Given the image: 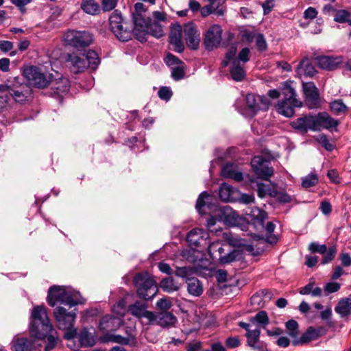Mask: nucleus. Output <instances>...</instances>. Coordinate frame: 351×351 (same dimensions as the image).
Returning a JSON list of instances; mask_svg holds the SVG:
<instances>
[{
    "mask_svg": "<svg viewBox=\"0 0 351 351\" xmlns=\"http://www.w3.org/2000/svg\"><path fill=\"white\" fill-rule=\"evenodd\" d=\"M245 101L247 114L250 117L254 116L258 110L267 109L269 105L267 98L253 94H247Z\"/></svg>",
    "mask_w": 351,
    "mask_h": 351,
    "instance_id": "2eb2a0df",
    "label": "nucleus"
},
{
    "mask_svg": "<svg viewBox=\"0 0 351 351\" xmlns=\"http://www.w3.org/2000/svg\"><path fill=\"white\" fill-rule=\"evenodd\" d=\"M156 306L160 311H169L172 306V303L169 298H162L156 302Z\"/></svg>",
    "mask_w": 351,
    "mask_h": 351,
    "instance_id": "6e6d98bb",
    "label": "nucleus"
},
{
    "mask_svg": "<svg viewBox=\"0 0 351 351\" xmlns=\"http://www.w3.org/2000/svg\"><path fill=\"white\" fill-rule=\"evenodd\" d=\"M282 95L284 96L285 99L288 101L298 100L295 98L296 93L293 87H291V84L288 82H285L282 86Z\"/></svg>",
    "mask_w": 351,
    "mask_h": 351,
    "instance_id": "8fccbe9b",
    "label": "nucleus"
},
{
    "mask_svg": "<svg viewBox=\"0 0 351 351\" xmlns=\"http://www.w3.org/2000/svg\"><path fill=\"white\" fill-rule=\"evenodd\" d=\"M291 125L302 132H307L309 130L316 131L315 117L311 114L303 116L293 121Z\"/></svg>",
    "mask_w": 351,
    "mask_h": 351,
    "instance_id": "b1692460",
    "label": "nucleus"
},
{
    "mask_svg": "<svg viewBox=\"0 0 351 351\" xmlns=\"http://www.w3.org/2000/svg\"><path fill=\"white\" fill-rule=\"evenodd\" d=\"M320 336L319 330L310 326L307 330L300 336V337L295 338L291 343L294 346L307 344L313 340L317 339Z\"/></svg>",
    "mask_w": 351,
    "mask_h": 351,
    "instance_id": "c85d7f7f",
    "label": "nucleus"
},
{
    "mask_svg": "<svg viewBox=\"0 0 351 351\" xmlns=\"http://www.w3.org/2000/svg\"><path fill=\"white\" fill-rule=\"evenodd\" d=\"M184 75V71L180 66L173 68L171 71V76L176 80L182 79Z\"/></svg>",
    "mask_w": 351,
    "mask_h": 351,
    "instance_id": "69168bd1",
    "label": "nucleus"
},
{
    "mask_svg": "<svg viewBox=\"0 0 351 351\" xmlns=\"http://www.w3.org/2000/svg\"><path fill=\"white\" fill-rule=\"evenodd\" d=\"M66 45L73 48L88 47L93 41V35L87 31L68 30L63 36Z\"/></svg>",
    "mask_w": 351,
    "mask_h": 351,
    "instance_id": "1a4fd4ad",
    "label": "nucleus"
},
{
    "mask_svg": "<svg viewBox=\"0 0 351 351\" xmlns=\"http://www.w3.org/2000/svg\"><path fill=\"white\" fill-rule=\"evenodd\" d=\"M232 188L228 184L223 183L219 191V198L223 202H229L232 199Z\"/></svg>",
    "mask_w": 351,
    "mask_h": 351,
    "instance_id": "a18cd8bd",
    "label": "nucleus"
},
{
    "mask_svg": "<svg viewBox=\"0 0 351 351\" xmlns=\"http://www.w3.org/2000/svg\"><path fill=\"white\" fill-rule=\"evenodd\" d=\"M186 284L189 294L193 296H199L203 293V286L197 278L193 277L188 278Z\"/></svg>",
    "mask_w": 351,
    "mask_h": 351,
    "instance_id": "c9c22d12",
    "label": "nucleus"
},
{
    "mask_svg": "<svg viewBox=\"0 0 351 351\" xmlns=\"http://www.w3.org/2000/svg\"><path fill=\"white\" fill-rule=\"evenodd\" d=\"M222 175L224 177L233 178L236 181H241L243 180V174L241 172H237L233 170L231 165H226L223 168Z\"/></svg>",
    "mask_w": 351,
    "mask_h": 351,
    "instance_id": "49530a36",
    "label": "nucleus"
},
{
    "mask_svg": "<svg viewBox=\"0 0 351 351\" xmlns=\"http://www.w3.org/2000/svg\"><path fill=\"white\" fill-rule=\"evenodd\" d=\"M316 131L322 128L330 129L337 126L338 121L332 119L328 113L319 112L315 115Z\"/></svg>",
    "mask_w": 351,
    "mask_h": 351,
    "instance_id": "cd10ccee",
    "label": "nucleus"
},
{
    "mask_svg": "<svg viewBox=\"0 0 351 351\" xmlns=\"http://www.w3.org/2000/svg\"><path fill=\"white\" fill-rule=\"evenodd\" d=\"M230 75L232 79L235 81H241L245 76V71L243 66L241 63L235 59L232 62V65L230 69Z\"/></svg>",
    "mask_w": 351,
    "mask_h": 351,
    "instance_id": "4c0bfd02",
    "label": "nucleus"
},
{
    "mask_svg": "<svg viewBox=\"0 0 351 351\" xmlns=\"http://www.w3.org/2000/svg\"><path fill=\"white\" fill-rule=\"evenodd\" d=\"M318 181L317 177L315 174L308 175L302 180V185L304 188H309L315 186Z\"/></svg>",
    "mask_w": 351,
    "mask_h": 351,
    "instance_id": "13d9d810",
    "label": "nucleus"
},
{
    "mask_svg": "<svg viewBox=\"0 0 351 351\" xmlns=\"http://www.w3.org/2000/svg\"><path fill=\"white\" fill-rule=\"evenodd\" d=\"M318 141L325 147L326 149L331 151L334 148V145L330 143L325 135L321 134L319 136Z\"/></svg>",
    "mask_w": 351,
    "mask_h": 351,
    "instance_id": "0e129e2a",
    "label": "nucleus"
},
{
    "mask_svg": "<svg viewBox=\"0 0 351 351\" xmlns=\"http://www.w3.org/2000/svg\"><path fill=\"white\" fill-rule=\"evenodd\" d=\"M252 322H256L263 325V327L269 324V319L267 313L264 311H259L254 317L250 319Z\"/></svg>",
    "mask_w": 351,
    "mask_h": 351,
    "instance_id": "603ef678",
    "label": "nucleus"
},
{
    "mask_svg": "<svg viewBox=\"0 0 351 351\" xmlns=\"http://www.w3.org/2000/svg\"><path fill=\"white\" fill-rule=\"evenodd\" d=\"M177 322L176 317L169 311L154 312L148 325H158L162 328H170Z\"/></svg>",
    "mask_w": 351,
    "mask_h": 351,
    "instance_id": "dca6fc26",
    "label": "nucleus"
},
{
    "mask_svg": "<svg viewBox=\"0 0 351 351\" xmlns=\"http://www.w3.org/2000/svg\"><path fill=\"white\" fill-rule=\"evenodd\" d=\"M256 46L258 51H264L267 49V45L266 40L261 34H257L255 35Z\"/></svg>",
    "mask_w": 351,
    "mask_h": 351,
    "instance_id": "4d7b16f0",
    "label": "nucleus"
},
{
    "mask_svg": "<svg viewBox=\"0 0 351 351\" xmlns=\"http://www.w3.org/2000/svg\"><path fill=\"white\" fill-rule=\"evenodd\" d=\"M308 249L312 253H318L322 255L323 260L321 263H327L332 261L337 254V250L335 247L328 248L326 245H322L317 242L311 243Z\"/></svg>",
    "mask_w": 351,
    "mask_h": 351,
    "instance_id": "412c9836",
    "label": "nucleus"
},
{
    "mask_svg": "<svg viewBox=\"0 0 351 351\" xmlns=\"http://www.w3.org/2000/svg\"><path fill=\"white\" fill-rule=\"evenodd\" d=\"M302 106V103L300 100H293V101L284 99L279 102L276 108L278 113L285 117H291L294 114V108L301 107Z\"/></svg>",
    "mask_w": 351,
    "mask_h": 351,
    "instance_id": "bb28decb",
    "label": "nucleus"
},
{
    "mask_svg": "<svg viewBox=\"0 0 351 351\" xmlns=\"http://www.w3.org/2000/svg\"><path fill=\"white\" fill-rule=\"evenodd\" d=\"M335 310L342 317L348 316L351 311V303L350 302V299L346 298L341 300L338 302Z\"/></svg>",
    "mask_w": 351,
    "mask_h": 351,
    "instance_id": "a19ab883",
    "label": "nucleus"
},
{
    "mask_svg": "<svg viewBox=\"0 0 351 351\" xmlns=\"http://www.w3.org/2000/svg\"><path fill=\"white\" fill-rule=\"evenodd\" d=\"M199 275L204 277L215 276L218 282L221 283L226 281L227 272L222 269H215V268H208L204 265L199 269Z\"/></svg>",
    "mask_w": 351,
    "mask_h": 351,
    "instance_id": "c756f323",
    "label": "nucleus"
},
{
    "mask_svg": "<svg viewBox=\"0 0 351 351\" xmlns=\"http://www.w3.org/2000/svg\"><path fill=\"white\" fill-rule=\"evenodd\" d=\"M53 316L59 329H67L74 326L77 313L75 310L67 311L65 308L58 306L55 308Z\"/></svg>",
    "mask_w": 351,
    "mask_h": 351,
    "instance_id": "9b49d317",
    "label": "nucleus"
},
{
    "mask_svg": "<svg viewBox=\"0 0 351 351\" xmlns=\"http://www.w3.org/2000/svg\"><path fill=\"white\" fill-rule=\"evenodd\" d=\"M208 254L213 261H219L220 263H230L234 261H241L243 252L239 250H234L228 252L219 242H213L208 246Z\"/></svg>",
    "mask_w": 351,
    "mask_h": 351,
    "instance_id": "423d86ee",
    "label": "nucleus"
},
{
    "mask_svg": "<svg viewBox=\"0 0 351 351\" xmlns=\"http://www.w3.org/2000/svg\"><path fill=\"white\" fill-rule=\"evenodd\" d=\"M183 29L180 25H173L169 33V43L172 45L173 50L178 53L184 51V45L182 40Z\"/></svg>",
    "mask_w": 351,
    "mask_h": 351,
    "instance_id": "393cba45",
    "label": "nucleus"
},
{
    "mask_svg": "<svg viewBox=\"0 0 351 351\" xmlns=\"http://www.w3.org/2000/svg\"><path fill=\"white\" fill-rule=\"evenodd\" d=\"M69 87V81L66 78H60L51 82V89L58 95L67 93Z\"/></svg>",
    "mask_w": 351,
    "mask_h": 351,
    "instance_id": "f704fd0d",
    "label": "nucleus"
},
{
    "mask_svg": "<svg viewBox=\"0 0 351 351\" xmlns=\"http://www.w3.org/2000/svg\"><path fill=\"white\" fill-rule=\"evenodd\" d=\"M285 327L287 332L290 337L293 338V339L298 337L300 330L298 323L295 320L290 319L287 321L285 323Z\"/></svg>",
    "mask_w": 351,
    "mask_h": 351,
    "instance_id": "37998d69",
    "label": "nucleus"
},
{
    "mask_svg": "<svg viewBox=\"0 0 351 351\" xmlns=\"http://www.w3.org/2000/svg\"><path fill=\"white\" fill-rule=\"evenodd\" d=\"M350 12L346 10H339L335 12L334 20L338 23L350 22Z\"/></svg>",
    "mask_w": 351,
    "mask_h": 351,
    "instance_id": "864d4df0",
    "label": "nucleus"
},
{
    "mask_svg": "<svg viewBox=\"0 0 351 351\" xmlns=\"http://www.w3.org/2000/svg\"><path fill=\"white\" fill-rule=\"evenodd\" d=\"M109 340L121 345H129L135 342V337L132 335L124 337L119 335H113L109 337Z\"/></svg>",
    "mask_w": 351,
    "mask_h": 351,
    "instance_id": "de8ad7c7",
    "label": "nucleus"
},
{
    "mask_svg": "<svg viewBox=\"0 0 351 351\" xmlns=\"http://www.w3.org/2000/svg\"><path fill=\"white\" fill-rule=\"evenodd\" d=\"M79 341L83 347H91L95 344V337L87 329H82L79 334Z\"/></svg>",
    "mask_w": 351,
    "mask_h": 351,
    "instance_id": "58836bf2",
    "label": "nucleus"
},
{
    "mask_svg": "<svg viewBox=\"0 0 351 351\" xmlns=\"http://www.w3.org/2000/svg\"><path fill=\"white\" fill-rule=\"evenodd\" d=\"M250 51L247 47L242 49L238 56V61L240 60L243 63L247 62L249 60Z\"/></svg>",
    "mask_w": 351,
    "mask_h": 351,
    "instance_id": "774afa93",
    "label": "nucleus"
},
{
    "mask_svg": "<svg viewBox=\"0 0 351 351\" xmlns=\"http://www.w3.org/2000/svg\"><path fill=\"white\" fill-rule=\"evenodd\" d=\"M222 28L219 25H211L206 32L204 44L208 51L219 47L222 40Z\"/></svg>",
    "mask_w": 351,
    "mask_h": 351,
    "instance_id": "ddd939ff",
    "label": "nucleus"
},
{
    "mask_svg": "<svg viewBox=\"0 0 351 351\" xmlns=\"http://www.w3.org/2000/svg\"><path fill=\"white\" fill-rule=\"evenodd\" d=\"M81 8L88 14H96L99 11V5L94 0H83Z\"/></svg>",
    "mask_w": 351,
    "mask_h": 351,
    "instance_id": "79ce46f5",
    "label": "nucleus"
},
{
    "mask_svg": "<svg viewBox=\"0 0 351 351\" xmlns=\"http://www.w3.org/2000/svg\"><path fill=\"white\" fill-rule=\"evenodd\" d=\"M340 289V285L337 282H328L324 287V292L326 294L337 292Z\"/></svg>",
    "mask_w": 351,
    "mask_h": 351,
    "instance_id": "e2e57ef3",
    "label": "nucleus"
},
{
    "mask_svg": "<svg viewBox=\"0 0 351 351\" xmlns=\"http://www.w3.org/2000/svg\"><path fill=\"white\" fill-rule=\"evenodd\" d=\"M134 283L138 296L145 300H152L158 292L155 280L147 272L136 274L134 278Z\"/></svg>",
    "mask_w": 351,
    "mask_h": 351,
    "instance_id": "20e7f679",
    "label": "nucleus"
},
{
    "mask_svg": "<svg viewBox=\"0 0 351 351\" xmlns=\"http://www.w3.org/2000/svg\"><path fill=\"white\" fill-rule=\"evenodd\" d=\"M206 234L202 230L199 228H195L191 230L187 234L186 241L190 245L198 246L200 243V241Z\"/></svg>",
    "mask_w": 351,
    "mask_h": 351,
    "instance_id": "e433bc0d",
    "label": "nucleus"
},
{
    "mask_svg": "<svg viewBox=\"0 0 351 351\" xmlns=\"http://www.w3.org/2000/svg\"><path fill=\"white\" fill-rule=\"evenodd\" d=\"M274 5H275L274 0H266L262 4V8L263 10V14L264 15L268 14L272 10Z\"/></svg>",
    "mask_w": 351,
    "mask_h": 351,
    "instance_id": "338daca9",
    "label": "nucleus"
},
{
    "mask_svg": "<svg viewBox=\"0 0 351 351\" xmlns=\"http://www.w3.org/2000/svg\"><path fill=\"white\" fill-rule=\"evenodd\" d=\"M148 34H151L152 36L156 38H160L164 35L162 27L158 23H149L148 25Z\"/></svg>",
    "mask_w": 351,
    "mask_h": 351,
    "instance_id": "3c124183",
    "label": "nucleus"
},
{
    "mask_svg": "<svg viewBox=\"0 0 351 351\" xmlns=\"http://www.w3.org/2000/svg\"><path fill=\"white\" fill-rule=\"evenodd\" d=\"M29 333L32 336L43 335V332L51 329L53 325L50 323L47 309L43 306H36L32 311Z\"/></svg>",
    "mask_w": 351,
    "mask_h": 351,
    "instance_id": "39448f33",
    "label": "nucleus"
},
{
    "mask_svg": "<svg viewBox=\"0 0 351 351\" xmlns=\"http://www.w3.org/2000/svg\"><path fill=\"white\" fill-rule=\"evenodd\" d=\"M129 313L138 319L145 318L147 320V324H149L153 316V311L147 310V304L141 301H136L134 303L128 306Z\"/></svg>",
    "mask_w": 351,
    "mask_h": 351,
    "instance_id": "5701e85b",
    "label": "nucleus"
},
{
    "mask_svg": "<svg viewBox=\"0 0 351 351\" xmlns=\"http://www.w3.org/2000/svg\"><path fill=\"white\" fill-rule=\"evenodd\" d=\"M6 95L10 97L17 103H25L29 101L32 96V88L25 83H21L18 78L8 80L5 84Z\"/></svg>",
    "mask_w": 351,
    "mask_h": 351,
    "instance_id": "0eeeda50",
    "label": "nucleus"
},
{
    "mask_svg": "<svg viewBox=\"0 0 351 351\" xmlns=\"http://www.w3.org/2000/svg\"><path fill=\"white\" fill-rule=\"evenodd\" d=\"M47 302L51 306L61 303L73 306L80 303L78 293L69 287L53 285L48 290Z\"/></svg>",
    "mask_w": 351,
    "mask_h": 351,
    "instance_id": "7ed1b4c3",
    "label": "nucleus"
},
{
    "mask_svg": "<svg viewBox=\"0 0 351 351\" xmlns=\"http://www.w3.org/2000/svg\"><path fill=\"white\" fill-rule=\"evenodd\" d=\"M132 16L134 29L132 30V34H134L137 40L143 43L147 40L148 25L151 20L149 18H146L145 16H141L138 14H132Z\"/></svg>",
    "mask_w": 351,
    "mask_h": 351,
    "instance_id": "f8f14e48",
    "label": "nucleus"
},
{
    "mask_svg": "<svg viewBox=\"0 0 351 351\" xmlns=\"http://www.w3.org/2000/svg\"><path fill=\"white\" fill-rule=\"evenodd\" d=\"M158 97L163 100L168 101L172 96V92L168 87L163 86L160 88L158 93Z\"/></svg>",
    "mask_w": 351,
    "mask_h": 351,
    "instance_id": "052dcab7",
    "label": "nucleus"
},
{
    "mask_svg": "<svg viewBox=\"0 0 351 351\" xmlns=\"http://www.w3.org/2000/svg\"><path fill=\"white\" fill-rule=\"evenodd\" d=\"M43 333V335H36L34 337L37 339H45L47 338V344L45 348V351H51L57 344L58 333L53 326H51V329L47 330L45 333Z\"/></svg>",
    "mask_w": 351,
    "mask_h": 351,
    "instance_id": "2f4dec72",
    "label": "nucleus"
},
{
    "mask_svg": "<svg viewBox=\"0 0 351 351\" xmlns=\"http://www.w3.org/2000/svg\"><path fill=\"white\" fill-rule=\"evenodd\" d=\"M302 90L305 105L310 109L319 108L320 106L319 94L314 83L303 82Z\"/></svg>",
    "mask_w": 351,
    "mask_h": 351,
    "instance_id": "4468645a",
    "label": "nucleus"
},
{
    "mask_svg": "<svg viewBox=\"0 0 351 351\" xmlns=\"http://www.w3.org/2000/svg\"><path fill=\"white\" fill-rule=\"evenodd\" d=\"M36 338L30 335L29 337H19L16 336L14 337L11 342L12 351H33L37 346L36 343Z\"/></svg>",
    "mask_w": 351,
    "mask_h": 351,
    "instance_id": "a211bd4d",
    "label": "nucleus"
},
{
    "mask_svg": "<svg viewBox=\"0 0 351 351\" xmlns=\"http://www.w3.org/2000/svg\"><path fill=\"white\" fill-rule=\"evenodd\" d=\"M111 31L120 41L126 42L132 38V29L124 22L121 12L115 10L109 17Z\"/></svg>",
    "mask_w": 351,
    "mask_h": 351,
    "instance_id": "6e6552de",
    "label": "nucleus"
},
{
    "mask_svg": "<svg viewBox=\"0 0 351 351\" xmlns=\"http://www.w3.org/2000/svg\"><path fill=\"white\" fill-rule=\"evenodd\" d=\"M225 343L228 348H236L240 346L241 340L237 336L229 337L226 339Z\"/></svg>",
    "mask_w": 351,
    "mask_h": 351,
    "instance_id": "bf43d9fd",
    "label": "nucleus"
},
{
    "mask_svg": "<svg viewBox=\"0 0 351 351\" xmlns=\"http://www.w3.org/2000/svg\"><path fill=\"white\" fill-rule=\"evenodd\" d=\"M318 66L326 70H334L341 62L339 57L321 56L317 58Z\"/></svg>",
    "mask_w": 351,
    "mask_h": 351,
    "instance_id": "7c9ffc66",
    "label": "nucleus"
},
{
    "mask_svg": "<svg viewBox=\"0 0 351 351\" xmlns=\"http://www.w3.org/2000/svg\"><path fill=\"white\" fill-rule=\"evenodd\" d=\"M202 267H203V265H198L197 267H194L189 265L176 267L174 274L176 276L186 278L187 280L188 278H191V276L195 274H199V269Z\"/></svg>",
    "mask_w": 351,
    "mask_h": 351,
    "instance_id": "72a5a7b5",
    "label": "nucleus"
},
{
    "mask_svg": "<svg viewBox=\"0 0 351 351\" xmlns=\"http://www.w3.org/2000/svg\"><path fill=\"white\" fill-rule=\"evenodd\" d=\"M183 32L188 47L193 50L197 49L200 43V33L196 26L188 23L184 26Z\"/></svg>",
    "mask_w": 351,
    "mask_h": 351,
    "instance_id": "aec40b11",
    "label": "nucleus"
},
{
    "mask_svg": "<svg viewBox=\"0 0 351 351\" xmlns=\"http://www.w3.org/2000/svg\"><path fill=\"white\" fill-rule=\"evenodd\" d=\"M114 319L112 316L106 315L103 317L99 322V327L101 330H108L110 328L109 323Z\"/></svg>",
    "mask_w": 351,
    "mask_h": 351,
    "instance_id": "680f3d73",
    "label": "nucleus"
},
{
    "mask_svg": "<svg viewBox=\"0 0 351 351\" xmlns=\"http://www.w3.org/2000/svg\"><path fill=\"white\" fill-rule=\"evenodd\" d=\"M245 215L248 216V219L251 220L257 229L264 228V221L267 218V214L265 211L257 207L248 208L245 211Z\"/></svg>",
    "mask_w": 351,
    "mask_h": 351,
    "instance_id": "a878e982",
    "label": "nucleus"
},
{
    "mask_svg": "<svg viewBox=\"0 0 351 351\" xmlns=\"http://www.w3.org/2000/svg\"><path fill=\"white\" fill-rule=\"evenodd\" d=\"M160 287L167 293L177 291L180 289V285L171 277H167L161 280Z\"/></svg>",
    "mask_w": 351,
    "mask_h": 351,
    "instance_id": "ea45409f",
    "label": "nucleus"
},
{
    "mask_svg": "<svg viewBox=\"0 0 351 351\" xmlns=\"http://www.w3.org/2000/svg\"><path fill=\"white\" fill-rule=\"evenodd\" d=\"M265 163V159L260 156H254L251 161L252 167L258 178L268 180L274 174V169Z\"/></svg>",
    "mask_w": 351,
    "mask_h": 351,
    "instance_id": "f3484780",
    "label": "nucleus"
},
{
    "mask_svg": "<svg viewBox=\"0 0 351 351\" xmlns=\"http://www.w3.org/2000/svg\"><path fill=\"white\" fill-rule=\"evenodd\" d=\"M210 6L215 11L217 16H222L224 14L225 10L220 8L224 3L225 0H208Z\"/></svg>",
    "mask_w": 351,
    "mask_h": 351,
    "instance_id": "5fc2aeb1",
    "label": "nucleus"
},
{
    "mask_svg": "<svg viewBox=\"0 0 351 351\" xmlns=\"http://www.w3.org/2000/svg\"><path fill=\"white\" fill-rule=\"evenodd\" d=\"M23 75L30 85L39 88H45L49 83L47 76L34 66H29L25 68Z\"/></svg>",
    "mask_w": 351,
    "mask_h": 351,
    "instance_id": "9d476101",
    "label": "nucleus"
},
{
    "mask_svg": "<svg viewBox=\"0 0 351 351\" xmlns=\"http://www.w3.org/2000/svg\"><path fill=\"white\" fill-rule=\"evenodd\" d=\"M203 254L194 249H183L174 254L173 261L178 262H189L198 263L202 261Z\"/></svg>",
    "mask_w": 351,
    "mask_h": 351,
    "instance_id": "4be33fe9",
    "label": "nucleus"
},
{
    "mask_svg": "<svg viewBox=\"0 0 351 351\" xmlns=\"http://www.w3.org/2000/svg\"><path fill=\"white\" fill-rule=\"evenodd\" d=\"M261 330L256 328L252 331L246 332L245 336L247 338V344L249 347H254V343H258L260 339Z\"/></svg>",
    "mask_w": 351,
    "mask_h": 351,
    "instance_id": "c03bdc74",
    "label": "nucleus"
},
{
    "mask_svg": "<svg viewBox=\"0 0 351 351\" xmlns=\"http://www.w3.org/2000/svg\"><path fill=\"white\" fill-rule=\"evenodd\" d=\"M330 108L331 112L337 115L343 114L347 111V107L340 99L331 102Z\"/></svg>",
    "mask_w": 351,
    "mask_h": 351,
    "instance_id": "09e8293b",
    "label": "nucleus"
},
{
    "mask_svg": "<svg viewBox=\"0 0 351 351\" xmlns=\"http://www.w3.org/2000/svg\"><path fill=\"white\" fill-rule=\"evenodd\" d=\"M216 199L203 192L199 196L196 208L201 214H210V217L207 219V227L211 228L216 223V221H222L226 223L233 224L235 223V213L230 206H219L216 204Z\"/></svg>",
    "mask_w": 351,
    "mask_h": 351,
    "instance_id": "f257e3e1",
    "label": "nucleus"
},
{
    "mask_svg": "<svg viewBox=\"0 0 351 351\" xmlns=\"http://www.w3.org/2000/svg\"><path fill=\"white\" fill-rule=\"evenodd\" d=\"M298 75H304L312 77L315 73L316 70L314 66L310 62L308 58H304L300 64L297 66L295 70Z\"/></svg>",
    "mask_w": 351,
    "mask_h": 351,
    "instance_id": "473e14b6",
    "label": "nucleus"
},
{
    "mask_svg": "<svg viewBox=\"0 0 351 351\" xmlns=\"http://www.w3.org/2000/svg\"><path fill=\"white\" fill-rule=\"evenodd\" d=\"M66 61L71 71L75 73L83 72L87 68L94 70L100 62L98 54L93 50L83 53H68Z\"/></svg>",
    "mask_w": 351,
    "mask_h": 351,
    "instance_id": "f03ea898",
    "label": "nucleus"
},
{
    "mask_svg": "<svg viewBox=\"0 0 351 351\" xmlns=\"http://www.w3.org/2000/svg\"><path fill=\"white\" fill-rule=\"evenodd\" d=\"M275 228V225L272 222H267L266 224V231L269 234L267 237L266 239H261L258 241H257V243L256 244V247H258V250L256 251H254V245H247L245 247V250L246 252H247L249 254L253 255V256H258L261 254V251H263V248H261L259 245H263L265 243H268L271 245L275 244L278 241V238L276 235L271 234V233L274 232Z\"/></svg>",
    "mask_w": 351,
    "mask_h": 351,
    "instance_id": "6ab92c4d",
    "label": "nucleus"
}]
</instances>
